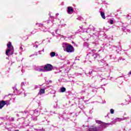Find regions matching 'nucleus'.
Returning a JSON list of instances; mask_svg holds the SVG:
<instances>
[{
    "label": "nucleus",
    "mask_w": 131,
    "mask_h": 131,
    "mask_svg": "<svg viewBox=\"0 0 131 131\" xmlns=\"http://www.w3.org/2000/svg\"><path fill=\"white\" fill-rule=\"evenodd\" d=\"M93 57L94 58H95V59L97 58V59H99V58H100V55L98 54H96L93 55Z\"/></svg>",
    "instance_id": "nucleus-12"
},
{
    "label": "nucleus",
    "mask_w": 131,
    "mask_h": 131,
    "mask_svg": "<svg viewBox=\"0 0 131 131\" xmlns=\"http://www.w3.org/2000/svg\"><path fill=\"white\" fill-rule=\"evenodd\" d=\"M19 54H20V55H22L21 52H20Z\"/></svg>",
    "instance_id": "nucleus-30"
},
{
    "label": "nucleus",
    "mask_w": 131,
    "mask_h": 131,
    "mask_svg": "<svg viewBox=\"0 0 131 131\" xmlns=\"http://www.w3.org/2000/svg\"><path fill=\"white\" fill-rule=\"evenodd\" d=\"M35 70L39 72H45V69L43 66H38L35 68Z\"/></svg>",
    "instance_id": "nucleus-7"
},
{
    "label": "nucleus",
    "mask_w": 131,
    "mask_h": 131,
    "mask_svg": "<svg viewBox=\"0 0 131 131\" xmlns=\"http://www.w3.org/2000/svg\"><path fill=\"white\" fill-rule=\"evenodd\" d=\"M77 60H78V61H79V59H78V58Z\"/></svg>",
    "instance_id": "nucleus-34"
},
{
    "label": "nucleus",
    "mask_w": 131,
    "mask_h": 131,
    "mask_svg": "<svg viewBox=\"0 0 131 131\" xmlns=\"http://www.w3.org/2000/svg\"><path fill=\"white\" fill-rule=\"evenodd\" d=\"M50 56L52 57H55V56H56V53L54 52H52L50 53Z\"/></svg>",
    "instance_id": "nucleus-14"
},
{
    "label": "nucleus",
    "mask_w": 131,
    "mask_h": 131,
    "mask_svg": "<svg viewBox=\"0 0 131 131\" xmlns=\"http://www.w3.org/2000/svg\"><path fill=\"white\" fill-rule=\"evenodd\" d=\"M56 15L58 16L59 15V13H56Z\"/></svg>",
    "instance_id": "nucleus-31"
},
{
    "label": "nucleus",
    "mask_w": 131,
    "mask_h": 131,
    "mask_svg": "<svg viewBox=\"0 0 131 131\" xmlns=\"http://www.w3.org/2000/svg\"><path fill=\"white\" fill-rule=\"evenodd\" d=\"M68 14H73V7H68Z\"/></svg>",
    "instance_id": "nucleus-8"
},
{
    "label": "nucleus",
    "mask_w": 131,
    "mask_h": 131,
    "mask_svg": "<svg viewBox=\"0 0 131 131\" xmlns=\"http://www.w3.org/2000/svg\"><path fill=\"white\" fill-rule=\"evenodd\" d=\"M77 59H78L77 57H76L75 60H77Z\"/></svg>",
    "instance_id": "nucleus-32"
},
{
    "label": "nucleus",
    "mask_w": 131,
    "mask_h": 131,
    "mask_svg": "<svg viewBox=\"0 0 131 131\" xmlns=\"http://www.w3.org/2000/svg\"><path fill=\"white\" fill-rule=\"evenodd\" d=\"M95 121L96 123L100 124V126L96 127L92 126L89 128H87V129H89V131H101L103 130L104 128H105V127H107L108 125H109V124L104 123L100 120H96Z\"/></svg>",
    "instance_id": "nucleus-1"
},
{
    "label": "nucleus",
    "mask_w": 131,
    "mask_h": 131,
    "mask_svg": "<svg viewBox=\"0 0 131 131\" xmlns=\"http://www.w3.org/2000/svg\"><path fill=\"white\" fill-rule=\"evenodd\" d=\"M92 52H93V53H95V52H96V50H94L92 51Z\"/></svg>",
    "instance_id": "nucleus-26"
},
{
    "label": "nucleus",
    "mask_w": 131,
    "mask_h": 131,
    "mask_svg": "<svg viewBox=\"0 0 131 131\" xmlns=\"http://www.w3.org/2000/svg\"><path fill=\"white\" fill-rule=\"evenodd\" d=\"M131 75V71L128 73V75Z\"/></svg>",
    "instance_id": "nucleus-25"
},
{
    "label": "nucleus",
    "mask_w": 131,
    "mask_h": 131,
    "mask_svg": "<svg viewBox=\"0 0 131 131\" xmlns=\"http://www.w3.org/2000/svg\"><path fill=\"white\" fill-rule=\"evenodd\" d=\"M15 131H19V130H15Z\"/></svg>",
    "instance_id": "nucleus-35"
},
{
    "label": "nucleus",
    "mask_w": 131,
    "mask_h": 131,
    "mask_svg": "<svg viewBox=\"0 0 131 131\" xmlns=\"http://www.w3.org/2000/svg\"><path fill=\"white\" fill-rule=\"evenodd\" d=\"M110 113L111 114H114V110H113V108H111L110 110Z\"/></svg>",
    "instance_id": "nucleus-17"
},
{
    "label": "nucleus",
    "mask_w": 131,
    "mask_h": 131,
    "mask_svg": "<svg viewBox=\"0 0 131 131\" xmlns=\"http://www.w3.org/2000/svg\"><path fill=\"white\" fill-rule=\"evenodd\" d=\"M34 48H36V49H37V48H38V45L36 44L35 45H34Z\"/></svg>",
    "instance_id": "nucleus-22"
},
{
    "label": "nucleus",
    "mask_w": 131,
    "mask_h": 131,
    "mask_svg": "<svg viewBox=\"0 0 131 131\" xmlns=\"http://www.w3.org/2000/svg\"><path fill=\"white\" fill-rule=\"evenodd\" d=\"M5 105H10V101L9 100H6V101H4L2 100L0 101V110L3 109V107L5 106Z\"/></svg>",
    "instance_id": "nucleus-6"
},
{
    "label": "nucleus",
    "mask_w": 131,
    "mask_h": 131,
    "mask_svg": "<svg viewBox=\"0 0 131 131\" xmlns=\"http://www.w3.org/2000/svg\"><path fill=\"white\" fill-rule=\"evenodd\" d=\"M33 56V55H30V57H31V56Z\"/></svg>",
    "instance_id": "nucleus-36"
},
{
    "label": "nucleus",
    "mask_w": 131,
    "mask_h": 131,
    "mask_svg": "<svg viewBox=\"0 0 131 131\" xmlns=\"http://www.w3.org/2000/svg\"><path fill=\"white\" fill-rule=\"evenodd\" d=\"M96 78H98L99 81H100V80H102V79H101V76H97V77H95Z\"/></svg>",
    "instance_id": "nucleus-18"
},
{
    "label": "nucleus",
    "mask_w": 131,
    "mask_h": 131,
    "mask_svg": "<svg viewBox=\"0 0 131 131\" xmlns=\"http://www.w3.org/2000/svg\"><path fill=\"white\" fill-rule=\"evenodd\" d=\"M36 26H38L39 27H42V29H43V28H45V27H43V24H38V23H36Z\"/></svg>",
    "instance_id": "nucleus-11"
},
{
    "label": "nucleus",
    "mask_w": 131,
    "mask_h": 131,
    "mask_svg": "<svg viewBox=\"0 0 131 131\" xmlns=\"http://www.w3.org/2000/svg\"><path fill=\"white\" fill-rule=\"evenodd\" d=\"M30 115L32 116V119L36 121V120H37V116L39 115V113L37 110L31 111L30 112Z\"/></svg>",
    "instance_id": "nucleus-4"
},
{
    "label": "nucleus",
    "mask_w": 131,
    "mask_h": 131,
    "mask_svg": "<svg viewBox=\"0 0 131 131\" xmlns=\"http://www.w3.org/2000/svg\"><path fill=\"white\" fill-rule=\"evenodd\" d=\"M39 131H44L43 130H39Z\"/></svg>",
    "instance_id": "nucleus-33"
},
{
    "label": "nucleus",
    "mask_w": 131,
    "mask_h": 131,
    "mask_svg": "<svg viewBox=\"0 0 131 131\" xmlns=\"http://www.w3.org/2000/svg\"><path fill=\"white\" fill-rule=\"evenodd\" d=\"M99 63L101 65H102L103 66L104 65L105 61L104 60H101L99 61Z\"/></svg>",
    "instance_id": "nucleus-15"
},
{
    "label": "nucleus",
    "mask_w": 131,
    "mask_h": 131,
    "mask_svg": "<svg viewBox=\"0 0 131 131\" xmlns=\"http://www.w3.org/2000/svg\"><path fill=\"white\" fill-rule=\"evenodd\" d=\"M35 89H37V86L36 85V86H35Z\"/></svg>",
    "instance_id": "nucleus-28"
},
{
    "label": "nucleus",
    "mask_w": 131,
    "mask_h": 131,
    "mask_svg": "<svg viewBox=\"0 0 131 131\" xmlns=\"http://www.w3.org/2000/svg\"><path fill=\"white\" fill-rule=\"evenodd\" d=\"M77 20H82V17L79 16L78 18H77Z\"/></svg>",
    "instance_id": "nucleus-20"
},
{
    "label": "nucleus",
    "mask_w": 131,
    "mask_h": 131,
    "mask_svg": "<svg viewBox=\"0 0 131 131\" xmlns=\"http://www.w3.org/2000/svg\"><path fill=\"white\" fill-rule=\"evenodd\" d=\"M128 119V117H124L122 118H117L116 119V121H122L123 120H126Z\"/></svg>",
    "instance_id": "nucleus-9"
},
{
    "label": "nucleus",
    "mask_w": 131,
    "mask_h": 131,
    "mask_svg": "<svg viewBox=\"0 0 131 131\" xmlns=\"http://www.w3.org/2000/svg\"><path fill=\"white\" fill-rule=\"evenodd\" d=\"M110 24H113V23H114V21H113V20L110 19Z\"/></svg>",
    "instance_id": "nucleus-19"
},
{
    "label": "nucleus",
    "mask_w": 131,
    "mask_h": 131,
    "mask_svg": "<svg viewBox=\"0 0 131 131\" xmlns=\"http://www.w3.org/2000/svg\"><path fill=\"white\" fill-rule=\"evenodd\" d=\"M9 119L11 121H14V118L11 117V118H9Z\"/></svg>",
    "instance_id": "nucleus-21"
},
{
    "label": "nucleus",
    "mask_w": 131,
    "mask_h": 131,
    "mask_svg": "<svg viewBox=\"0 0 131 131\" xmlns=\"http://www.w3.org/2000/svg\"><path fill=\"white\" fill-rule=\"evenodd\" d=\"M45 92H46V90L45 89H40V91L38 94V95H42V94H45Z\"/></svg>",
    "instance_id": "nucleus-10"
},
{
    "label": "nucleus",
    "mask_w": 131,
    "mask_h": 131,
    "mask_svg": "<svg viewBox=\"0 0 131 131\" xmlns=\"http://www.w3.org/2000/svg\"><path fill=\"white\" fill-rule=\"evenodd\" d=\"M20 50L21 52H24V50H23V48H22V47L20 48Z\"/></svg>",
    "instance_id": "nucleus-23"
},
{
    "label": "nucleus",
    "mask_w": 131,
    "mask_h": 131,
    "mask_svg": "<svg viewBox=\"0 0 131 131\" xmlns=\"http://www.w3.org/2000/svg\"><path fill=\"white\" fill-rule=\"evenodd\" d=\"M100 15L103 19H105V13L103 12H100Z\"/></svg>",
    "instance_id": "nucleus-13"
},
{
    "label": "nucleus",
    "mask_w": 131,
    "mask_h": 131,
    "mask_svg": "<svg viewBox=\"0 0 131 131\" xmlns=\"http://www.w3.org/2000/svg\"><path fill=\"white\" fill-rule=\"evenodd\" d=\"M128 32H130V30H128Z\"/></svg>",
    "instance_id": "nucleus-27"
},
{
    "label": "nucleus",
    "mask_w": 131,
    "mask_h": 131,
    "mask_svg": "<svg viewBox=\"0 0 131 131\" xmlns=\"http://www.w3.org/2000/svg\"><path fill=\"white\" fill-rule=\"evenodd\" d=\"M64 92H66V88H62L61 89V93H64Z\"/></svg>",
    "instance_id": "nucleus-16"
},
{
    "label": "nucleus",
    "mask_w": 131,
    "mask_h": 131,
    "mask_svg": "<svg viewBox=\"0 0 131 131\" xmlns=\"http://www.w3.org/2000/svg\"><path fill=\"white\" fill-rule=\"evenodd\" d=\"M21 86H23V85H24V82H21Z\"/></svg>",
    "instance_id": "nucleus-24"
},
{
    "label": "nucleus",
    "mask_w": 131,
    "mask_h": 131,
    "mask_svg": "<svg viewBox=\"0 0 131 131\" xmlns=\"http://www.w3.org/2000/svg\"><path fill=\"white\" fill-rule=\"evenodd\" d=\"M62 47L64 49H66V52L67 53H73V52H74L73 46L66 42L62 43Z\"/></svg>",
    "instance_id": "nucleus-3"
},
{
    "label": "nucleus",
    "mask_w": 131,
    "mask_h": 131,
    "mask_svg": "<svg viewBox=\"0 0 131 131\" xmlns=\"http://www.w3.org/2000/svg\"><path fill=\"white\" fill-rule=\"evenodd\" d=\"M44 72H48L49 71H52L53 70V66L51 64H47L43 66Z\"/></svg>",
    "instance_id": "nucleus-5"
},
{
    "label": "nucleus",
    "mask_w": 131,
    "mask_h": 131,
    "mask_svg": "<svg viewBox=\"0 0 131 131\" xmlns=\"http://www.w3.org/2000/svg\"><path fill=\"white\" fill-rule=\"evenodd\" d=\"M8 49L6 50V55L7 56H11L14 54V47L12 46V43L9 42L7 45Z\"/></svg>",
    "instance_id": "nucleus-2"
},
{
    "label": "nucleus",
    "mask_w": 131,
    "mask_h": 131,
    "mask_svg": "<svg viewBox=\"0 0 131 131\" xmlns=\"http://www.w3.org/2000/svg\"><path fill=\"white\" fill-rule=\"evenodd\" d=\"M42 30V31L46 32V30Z\"/></svg>",
    "instance_id": "nucleus-29"
}]
</instances>
